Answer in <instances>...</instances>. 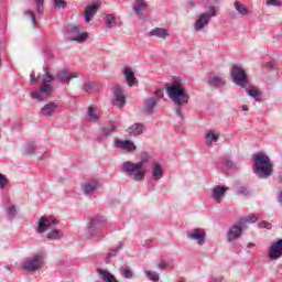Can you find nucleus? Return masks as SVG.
Returning a JSON list of instances; mask_svg holds the SVG:
<instances>
[{
	"label": "nucleus",
	"mask_w": 282,
	"mask_h": 282,
	"mask_svg": "<svg viewBox=\"0 0 282 282\" xmlns=\"http://www.w3.org/2000/svg\"><path fill=\"white\" fill-rule=\"evenodd\" d=\"M165 91L175 107H184V105H188V100H191V96L186 94V88L180 78L165 84Z\"/></svg>",
	"instance_id": "1"
},
{
	"label": "nucleus",
	"mask_w": 282,
	"mask_h": 282,
	"mask_svg": "<svg viewBox=\"0 0 282 282\" xmlns=\"http://www.w3.org/2000/svg\"><path fill=\"white\" fill-rule=\"evenodd\" d=\"M56 226H58L56 218L42 216L37 223L36 232L43 235L48 241H61L64 234L63 230L56 229Z\"/></svg>",
	"instance_id": "2"
},
{
	"label": "nucleus",
	"mask_w": 282,
	"mask_h": 282,
	"mask_svg": "<svg viewBox=\"0 0 282 282\" xmlns=\"http://www.w3.org/2000/svg\"><path fill=\"white\" fill-rule=\"evenodd\" d=\"M253 162V173L260 180H268L274 173V165L267 154L254 155Z\"/></svg>",
	"instance_id": "3"
},
{
	"label": "nucleus",
	"mask_w": 282,
	"mask_h": 282,
	"mask_svg": "<svg viewBox=\"0 0 282 282\" xmlns=\"http://www.w3.org/2000/svg\"><path fill=\"white\" fill-rule=\"evenodd\" d=\"M43 76H42V85L40 88L31 94V98L36 100L37 102H43V100H47L50 96H52V91H54V87L50 85L54 77L50 73V68L43 67Z\"/></svg>",
	"instance_id": "4"
},
{
	"label": "nucleus",
	"mask_w": 282,
	"mask_h": 282,
	"mask_svg": "<svg viewBox=\"0 0 282 282\" xmlns=\"http://www.w3.org/2000/svg\"><path fill=\"white\" fill-rule=\"evenodd\" d=\"M121 171H123L128 177L133 178L134 182H142L147 175L144 171V160L138 163L126 161L121 164Z\"/></svg>",
	"instance_id": "5"
},
{
	"label": "nucleus",
	"mask_w": 282,
	"mask_h": 282,
	"mask_svg": "<svg viewBox=\"0 0 282 282\" xmlns=\"http://www.w3.org/2000/svg\"><path fill=\"white\" fill-rule=\"evenodd\" d=\"M43 265H45V253L37 252L24 259L22 270L25 272H39Z\"/></svg>",
	"instance_id": "6"
},
{
	"label": "nucleus",
	"mask_w": 282,
	"mask_h": 282,
	"mask_svg": "<svg viewBox=\"0 0 282 282\" xmlns=\"http://www.w3.org/2000/svg\"><path fill=\"white\" fill-rule=\"evenodd\" d=\"M230 77L235 85H238V87H241L242 89H247L249 85L248 75L246 74V70L241 66L234 65L230 68Z\"/></svg>",
	"instance_id": "7"
},
{
	"label": "nucleus",
	"mask_w": 282,
	"mask_h": 282,
	"mask_svg": "<svg viewBox=\"0 0 282 282\" xmlns=\"http://www.w3.org/2000/svg\"><path fill=\"white\" fill-rule=\"evenodd\" d=\"M213 17H217V11L214 6L209 7L207 12L198 15V19H196L194 24V30H196V32H202V30L207 28L208 23H210V19H213Z\"/></svg>",
	"instance_id": "8"
},
{
	"label": "nucleus",
	"mask_w": 282,
	"mask_h": 282,
	"mask_svg": "<svg viewBox=\"0 0 282 282\" xmlns=\"http://www.w3.org/2000/svg\"><path fill=\"white\" fill-rule=\"evenodd\" d=\"M83 25L80 24H69L67 32L70 34L69 41H75V43H85L89 39V33L82 32Z\"/></svg>",
	"instance_id": "9"
},
{
	"label": "nucleus",
	"mask_w": 282,
	"mask_h": 282,
	"mask_svg": "<svg viewBox=\"0 0 282 282\" xmlns=\"http://www.w3.org/2000/svg\"><path fill=\"white\" fill-rule=\"evenodd\" d=\"M158 105H160L158 98L148 96L143 99L142 112L145 116H153V113H155V109H158Z\"/></svg>",
	"instance_id": "10"
},
{
	"label": "nucleus",
	"mask_w": 282,
	"mask_h": 282,
	"mask_svg": "<svg viewBox=\"0 0 282 282\" xmlns=\"http://www.w3.org/2000/svg\"><path fill=\"white\" fill-rule=\"evenodd\" d=\"M242 235H243V225L239 220L237 224L232 225L227 231V241L229 243H232V241H237V239H241Z\"/></svg>",
	"instance_id": "11"
},
{
	"label": "nucleus",
	"mask_w": 282,
	"mask_h": 282,
	"mask_svg": "<svg viewBox=\"0 0 282 282\" xmlns=\"http://www.w3.org/2000/svg\"><path fill=\"white\" fill-rule=\"evenodd\" d=\"M268 257L271 261H279L282 257V239L273 241L269 248Z\"/></svg>",
	"instance_id": "12"
},
{
	"label": "nucleus",
	"mask_w": 282,
	"mask_h": 282,
	"mask_svg": "<svg viewBox=\"0 0 282 282\" xmlns=\"http://www.w3.org/2000/svg\"><path fill=\"white\" fill-rule=\"evenodd\" d=\"M187 238L192 241H196L198 246H204L206 241V230L196 228L187 232Z\"/></svg>",
	"instance_id": "13"
},
{
	"label": "nucleus",
	"mask_w": 282,
	"mask_h": 282,
	"mask_svg": "<svg viewBox=\"0 0 282 282\" xmlns=\"http://www.w3.org/2000/svg\"><path fill=\"white\" fill-rule=\"evenodd\" d=\"M207 83L209 87H213L214 89H221L226 87V78H224L221 75H217L215 73H210L207 77Z\"/></svg>",
	"instance_id": "14"
},
{
	"label": "nucleus",
	"mask_w": 282,
	"mask_h": 282,
	"mask_svg": "<svg viewBox=\"0 0 282 282\" xmlns=\"http://www.w3.org/2000/svg\"><path fill=\"white\" fill-rule=\"evenodd\" d=\"M98 8H100V1L96 0L91 6L87 7L84 11L85 23H91L96 14H98Z\"/></svg>",
	"instance_id": "15"
},
{
	"label": "nucleus",
	"mask_w": 282,
	"mask_h": 282,
	"mask_svg": "<svg viewBox=\"0 0 282 282\" xmlns=\"http://www.w3.org/2000/svg\"><path fill=\"white\" fill-rule=\"evenodd\" d=\"M126 97H124V90H122V87L116 86L113 88V97H112V105L115 107H124Z\"/></svg>",
	"instance_id": "16"
},
{
	"label": "nucleus",
	"mask_w": 282,
	"mask_h": 282,
	"mask_svg": "<svg viewBox=\"0 0 282 282\" xmlns=\"http://www.w3.org/2000/svg\"><path fill=\"white\" fill-rule=\"evenodd\" d=\"M105 221H106V219L104 216H96L90 219L88 230L95 241H98V237H96V234L94 232V230H96V228H98V226H102V224H105Z\"/></svg>",
	"instance_id": "17"
},
{
	"label": "nucleus",
	"mask_w": 282,
	"mask_h": 282,
	"mask_svg": "<svg viewBox=\"0 0 282 282\" xmlns=\"http://www.w3.org/2000/svg\"><path fill=\"white\" fill-rule=\"evenodd\" d=\"M80 75L78 73H72L67 69H63L59 73L56 74V78L57 80H59V83L69 85V80H72V78H78Z\"/></svg>",
	"instance_id": "18"
},
{
	"label": "nucleus",
	"mask_w": 282,
	"mask_h": 282,
	"mask_svg": "<svg viewBox=\"0 0 282 282\" xmlns=\"http://www.w3.org/2000/svg\"><path fill=\"white\" fill-rule=\"evenodd\" d=\"M148 4L147 1L144 0H134L133 1V7H132V12L138 17V19H142L144 10H147Z\"/></svg>",
	"instance_id": "19"
},
{
	"label": "nucleus",
	"mask_w": 282,
	"mask_h": 282,
	"mask_svg": "<svg viewBox=\"0 0 282 282\" xmlns=\"http://www.w3.org/2000/svg\"><path fill=\"white\" fill-rule=\"evenodd\" d=\"M86 120L87 122H100V113L98 112V108L95 105H91L88 107V110L86 112Z\"/></svg>",
	"instance_id": "20"
},
{
	"label": "nucleus",
	"mask_w": 282,
	"mask_h": 282,
	"mask_svg": "<svg viewBox=\"0 0 282 282\" xmlns=\"http://www.w3.org/2000/svg\"><path fill=\"white\" fill-rule=\"evenodd\" d=\"M58 109V105L54 101H51L48 104H45L41 109V115L45 118H52L54 113H56V110Z\"/></svg>",
	"instance_id": "21"
},
{
	"label": "nucleus",
	"mask_w": 282,
	"mask_h": 282,
	"mask_svg": "<svg viewBox=\"0 0 282 282\" xmlns=\"http://www.w3.org/2000/svg\"><path fill=\"white\" fill-rule=\"evenodd\" d=\"M118 129V126L116 123H110L108 126H105L101 128V131L97 134V140L102 141L105 138H109Z\"/></svg>",
	"instance_id": "22"
},
{
	"label": "nucleus",
	"mask_w": 282,
	"mask_h": 282,
	"mask_svg": "<svg viewBox=\"0 0 282 282\" xmlns=\"http://www.w3.org/2000/svg\"><path fill=\"white\" fill-rule=\"evenodd\" d=\"M113 144L117 149H122L123 151H135V143L130 140L116 139Z\"/></svg>",
	"instance_id": "23"
},
{
	"label": "nucleus",
	"mask_w": 282,
	"mask_h": 282,
	"mask_svg": "<svg viewBox=\"0 0 282 282\" xmlns=\"http://www.w3.org/2000/svg\"><path fill=\"white\" fill-rule=\"evenodd\" d=\"M228 191V187L226 186H216L213 189V197L216 202V204H221V199L226 197V192Z\"/></svg>",
	"instance_id": "24"
},
{
	"label": "nucleus",
	"mask_w": 282,
	"mask_h": 282,
	"mask_svg": "<svg viewBox=\"0 0 282 282\" xmlns=\"http://www.w3.org/2000/svg\"><path fill=\"white\" fill-rule=\"evenodd\" d=\"M149 36H155L156 39L165 41V39H169L171 34L169 33V30L164 28H154L149 32Z\"/></svg>",
	"instance_id": "25"
},
{
	"label": "nucleus",
	"mask_w": 282,
	"mask_h": 282,
	"mask_svg": "<svg viewBox=\"0 0 282 282\" xmlns=\"http://www.w3.org/2000/svg\"><path fill=\"white\" fill-rule=\"evenodd\" d=\"M127 133L128 135L138 138V135H142L144 133V126L142 123H133L127 129Z\"/></svg>",
	"instance_id": "26"
},
{
	"label": "nucleus",
	"mask_w": 282,
	"mask_h": 282,
	"mask_svg": "<svg viewBox=\"0 0 282 282\" xmlns=\"http://www.w3.org/2000/svg\"><path fill=\"white\" fill-rule=\"evenodd\" d=\"M123 76H124L129 87H133V85H135V83H138V79L135 78V73H133V69H131L130 67H126L123 69Z\"/></svg>",
	"instance_id": "27"
},
{
	"label": "nucleus",
	"mask_w": 282,
	"mask_h": 282,
	"mask_svg": "<svg viewBox=\"0 0 282 282\" xmlns=\"http://www.w3.org/2000/svg\"><path fill=\"white\" fill-rule=\"evenodd\" d=\"M164 177V170L162 169V165L160 163H154L152 165V180L158 182L159 180H162Z\"/></svg>",
	"instance_id": "28"
},
{
	"label": "nucleus",
	"mask_w": 282,
	"mask_h": 282,
	"mask_svg": "<svg viewBox=\"0 0 282 282\" xmlns=\"http://www.w3.org/2000/svg\"><path fill=\"white\" fill-rule=\"evenodd\" d=\"M84 193L86 195H89L90 193H94V191H98L100 188V183L98 181H88L83 186Z\"/></svg>",
	"instance_id": "29"
},
{
	"label": "nucleus",
	"mask_w": 282,
	"mask_h": 282,
	"mask_svg": "<svg viewBox=\"0 0 282 282\" xmlns=\"http://www.w3.org/2000/svg\"><path fill=\"white\" fill-rule=\"evenodd\" d=\"M120 250H122V241H119L118 245L108 252L106 256V263H109V261H111Z\"/></svg>",
	"instance_id": "30"
},
{
	"label": "nucleus",
	"mask_w": 282,
	"mask_h": 282,
	"mask_svg": "<svg viewBox=\"0 0 282 282\" xmlns=\"http://www.w3.org/2000/svg\"><path fill=\"white\" fill-rule=\"evenodd\" d=\"M235 10H237L241 17H248V14H250V10H248L247 7L239 1L235 2Z\"/></svg>",
	"instance_id": "31"
},
{
	"label": "nucleus",
	"mask_w": 282,
	"mask_h": 282,
	"mask_svg": "<svg viewBox=\"0 0 282 282\" xmlns=\"http://www.w3.org/2000/svg\"><path fill=\"white\" fill-rule=\"evenodd\" d=\"M82 89L86 94H96V83L86 82V83L83 84Z\"/></svg>",
	"instance_id": "32"
},
{
	"label": "nucleus",
	"mask_w": 282,
	"mask_h": 282,
	"mask_svg": "<svg viewBox=\"0 0 282 282\" xmlns=\"http://www.w3.org/2000/svg\"><path fill=\"white\" fill-rule=\"evenodd\" d=\"M104 21H105L106 28H108L109 30H111V28H116L117 25L116 17L113 14H106Z\"/></svg>",
	"instance_id": "33"
},
{
	"label": "nucleus",
	"mask_w": 282,
	"mask_h": 282,
	"mask_svg": "<svg viewBox=\"0 0 282 282\" xmlns=\"http://www.w3.org/2000/svg\"><path fill=\"white\" fill-rule=\"evenodd\" d=\"M223 164L226 166V169H229L230 171H236L237 163L230 159V156H225L223 159Z\"/></svg>",
	"instance_id": "34"
},
{
	"label": "nucleus",
	"mask_w": 282,
	"mask_h": 282,
	"mask_svg": "<svg viewBox=\"0 0 282 282\" xmlns=\"http://www.w3.org/2000/svg\"><path fill=\"white\" fill-rule=\"evenodd\" d=\"M246 94H248L251 98H254V100H257V102H261V91L257 90V89H249L246 88Z\"/></svg>",
	"instance_id": "35"
},
{
	"label": "nucleus",
	"mask_w": 282,
	"mask_h": 282,
	"mask_svg": "<svg viewBox=\"0 0 282 282\" xmlns=\"http://www.w3.org/2000/svg\"><path fill=\"white\" fill-rule=\"evenodd\" d=\"M239 221H240V224H242V226H243V224H256V221H259V217H257V215H254V214H251L245 218H240Z\"/></svg>",
	"instance_id": "36"
},
{
	"label": "nucleus",
	"mask_w": 282,
	"mask_h": 282,
	"mask_svg": "<svg viewBox=\"0 0 282 282\" xmlns=\"http://www.w3.org/2000/svg\"><path fill=\"white\" fill-rule=\"evenodd\" d=\"M144 274L150 281H160V274L156 271H144Z\"/></svg>",
	"instance_id": "37"
},
{
	"label": "nucleus",
	"mask_w": 282,
	"mask_h": 282,
	"mask_svg": "<svg viewBox=\"0 0 282 282\" xmlns=\"http://www.w3.org/2000/svg\"><path fill=\"white\" fill-rule=\"evenodd\" d=\"M24 17H29L31 19V23L32 25H34V28H36V15L34 14V12L30 9L24 10Z\"/></svg>",
	"instance_id": "38"
},
{
	"label": "nucleus",
	"mask_w": 282,
	"mask_h": 282,
	"mask_svg": "<svg viewBox=\"0 0 282 282\" xmlns=\"http://www.w3.org/2000/svg\"><path fill=\"white\" fill-rule=\"evenodd\" d=\"M206 139L209 144H213V142H217V140H219V134L215 133L214 131H209Z\"/></svg>",
	"instance_id": "39"
},
{
	"label": "nucleus",
	"mask_w": 282,
	"mask_h": 282,
	"mask_svg": "<svg viewBox=\"0 0 282 282\" xmlns=\"http://www.w3.org/2000/svg\"><path fill=\"white\" fill-rule=\"evenodd\" d=\"M36 149H37L36 143L34 142L28 143L25 145V153H28V155H32L34 151H36Z\"/></svg>",
	"instance_id": "40"
},
{
	"label": "nucleus",
	"mask_w": 282,
	"mask_h": 282,
	"mask_svg": "<svg viewBox=\"0 0 282 282\" xmlns=\"http://www.w3.org/2000/svg\"><path fill=\"white\" fill-rule=\"evenodd\" d=\"M237 195H242L243 197H248L250 195V191H248V187L246 186H238Z\"/></svg>",
	"instance_id": "41"
},
{
	"label": "nucleus",
	"mask_w": 282,
	"mask_h": 282,
	"mask_svg": "<svg viewBox=\"0 0 282 282\" xmlns=\"http://www.w3.org/2000/svg\"><path fill=\"white\" fill-rule=\"evenodd\" d=\"M35 2L37 3L36 6V12H39L40 14H43V12L45 11V0H35Z\"/></svg>",
	"instance_id": "42"
},
{
	"label": "nucleus",
	"mask_w": 282,
	"mask_h": 282,
	"mask_svg": "<svg viewBox=\"0 0 282 282\" xmlns=\"http://www.w3.org/2000/svg\"><path fill=\"white\" fill-rule=\"evenodd\" d=\"M8 186V176L0 173V189L3 191Z\"/></svg>",
	"instance_id": "43"
},
{
	"label": "nucleus",
	"mask_w": 282,
	"mask_h": 282,
	"mask_svg": "<svg viewBox=\"0 0 282 282\" xmlns=\"http://www.w3.org/2000/svg\"><path fill=\"white\" fill-rule=\"evenodd\" d=\"M53 4L57 9H61V8L65 9V7L67 6V2L65 0H53Z\"/></svg>",
	"instance_id": "44"
},
{
	"label": "nucleus",
	"mask_w": 282,
	"mask_h": 282,
	"mask_svg": "<svg viewBox=\"0 0 282 282\" xmlns=\"http://www.w3.org/2000/svg\"><path fill=\"white\" fill-rule=\"evenodd\" d=\"M153 98H158L159 102L164 98V90L163 89H158L154 91V95H151Z\"/></svg>",
	"instance_id": "45"
},
{
	"label": "nucleus",
	"mask_w": 282,
	"mask_h": 282,
	"mask_svg": "<svg viewBox=\"0 0 282 282\" xmlns=\"http://www.w3.org/2000/svg\"><path fill=\"white\" fill-rule=\"evenodd\" d=\"M7 214L9 217H15L17 216V207L14 205H11L7 208Z\"/></svg>",
	"instance_id": "46"
},
{
	"label": "nucleus",
	"mask_w": 282,
	"mask_h": 282,
	"mask_svg": "<svg viewBox=\"0 0 282 282\" xmlns=\"http://www.w3.org/2000/svg\"><path fill=\"white\" fill-rule=\"evenodd\" d=\"M123 278L124 279H133V271L129 268L123 269Z\"/></svg>",
	"instance_id": "47"
},
{
	"label": "nucleus",
	"mask_w": 282,
	"mask_h": 282,
	"mask_svg": "<svg viewBox=\"0 0 282 282\" xmlns=\"http://www.w3.org/2000/svg\"><path fill=\"white\" fill-rule=\"evenodd\" d=\"M281 3H282V0H267V6H274L275 8H279Z\"/></svg>",
	"instance_id": "48"
},
{
	"label": "nucleus",
	"mask_w": 282,
	"mask_h": 282,
	"mask_svg": "<svg viewBox=\"0 0 282 282\" xmlns=\"http://www.w3.org/2000/svg\"><path fill=\"white\" fill-rule=\"evenodd\" d=\"M39 80H41V76L36 77V74L34 73V70H32L31 75H30V82L31 83H39Z\"/></svg>",
	"instance_id": "49"
},
{
	"label": "nucleus",
	"mask_w": 282,
	"mask_h": 282,
	"mask_svg": "<svg viewBox=\"0 0 282 282\" xmlns=\"http://www.w3.org/2000/svg\"><path fill=\"white\" fill-rule=\"evenodd\" d=\"M259 228H265L267 230H271L272 229V224L268 223V221H262L259 224Z\"/></svg>",
	"instance_id": "50"
},
{
	"label": "nucleus",
	"mask_w": 282,
	"mask_h": 282,
	"mask_svg": "<svg viewBox=\"0 0 282 282\" xmlns=\"http://www.w3.org/2000/svg\"><path fill=\"white\" fill-rule=\"evenodd\" d=\"M158 268L159 270H166V268H169V263L164 262V261H161L159 264H158Z\"/></svg>",
	"instance_id": "51"
},
{
	"label": "nucleus",
	"mask_w": 282,
	"mask_h": 282,
	"mask_svg": "<svg viewBox=\"0 0 282 282\" xmlns=\"http://www.w3.org/2000/svg\"><path fill=\"white\" fill-rule=\"evenodd\" d=\"M278 204H280V206H282V189H280L278 192Z\"/></svg>",
	"instance_id": "52"
},
{
	"label": "nucleus",
	"mask_w": 282,
	"mask_h": 282,
	"mask_svg": "<svg viewBox=\"0 0 282 282\" xmlns=\"http://www.w3.org/2000/svg\"><path fill=\"white\" fill-rule=\"evenodd\" d=\"M175 113H176V116H177L178 118H184V115L182 113V110L176 109Z\"/></svg>",
	"instance_id": "53"
},
{
	"label": "nucleus",
	"mask_w": 282,
	"mask_h": 282,
	"mask_svg": "<svg viewBox=\"0 0 282 282\" xmlns=\"http://www.w3.org/2000/svg\"><path fill=\"white\" fill-rule=\"evenodd\" d=\"M242 111H250V108H248V106H242Z\"/></svg>",
	"instance_id": "54"
},
{
	"label": "nucleus",
	"mask_w": 282,
	"mask_h": 282,
	"mask_svg": "<svg viewBox=\"0 0 282 282\" xmlns=\"http://www.w3.org/2000/svg\"><path fill=\"white\" fill-rule=\"evenodd\" d=\"M213 282H221V278H214Z\"/></svg>",
	"instance_id": "55"
},
{
	"label": "nucleus",
	"mask_w": 282,
	"mask_h": 282,
	"mask_svg": "<svg viewBox=\"0 0 282 282\" xmlns=\"http://www.w3.org/2000/svg\"><path fill=\"white\" fill-rule=\"evenodd\" d=\"M253 246H254V243L249 242V243L247 245V248H253Z\"/></svg>",
	"instance_id": "56"
},
{
	"label": "nucleus",
	"mask_w": 282,
	"mask_h": 282,
	"mask_svg": "<svg viewBox=\"0 0 282 282\" xmlns=\"http://www.w3.org/2000/svg\"><path fill=\"white\" fill-rule=\"evenodd\" d=\"M45 158H46V156H45V154H44V155H42V156L40 158V160H45Z\"/></svg>",
	"instance_id": "57"
},
{
	"label": "nucleus",
	"mask_w": 282,
	"mask_h": 282,
	"mask_svg": "<svg viewBox=\"0 0 282 282\" xmlns=\"http://www.w3.org/2000/svg\"><path fill=\"white\" fill-rule=\"evenodd\" d=\"M178 282H186V281H184V280H181V281H178Z\"/></svg>",
	"instance_id": "58"
}]
</instances>
